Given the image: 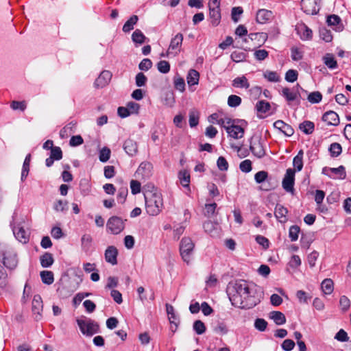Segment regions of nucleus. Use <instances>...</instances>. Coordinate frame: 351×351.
Here are the masks:
<instances>
[{
    "label": "nucleus",
    "instance_id": "4be33fe9",
    "mask_svg": "<svg viewBox=\"0 0 351 351\" xmlns=\"http://www.w3.org/2000/svg\"><path fill=\"white\" fill-rule=\"evenodd\" d=\"M322 120L330 125H337L339 123L338 114L332 110L325 112L322 117Z\"/></svg>",
    "mask_w": 351,
    "mask_h": 351
},
{
    "label": "nucleus",
    "instance_id": "c756f323",
    "mask_svg": "<svg viewBox=\"0 0 351 351\" xmlns=\"http://www.w3.org/2000/svg\"><path fill=\"white\" fill-rule=\"evenodd\" d=\"M315 125L312 121H304L299 125V128L306 134H311L314 131Z\"/></svg>",
    "mask_w": 351,
    "mask_h": 351
},
{
    "label": "nucleus",
    "instance_id": "4d7b16f0",
    "mask_svg": "<svg viewBox=\"0 0 351 351\" xmlns=\"http://www.w3.org/2000/svg\"><path fill=\"white\" fill-rule=\"evenodd\" d=\"M298 73L296 70L289 69L285 74V80L289 82H294L297 80Z\"/></svg>",
    "mask_w": 351,
    "mask_h": 351
},
{
    "label": "nucleus",
    "instance_id": "49530a36",
    "mask_svg": "<svg viewBox=\"0 0 351 351\" xmlns=\"http://www.w3.org/2000/svg\"><path fill=\"white\" fill-rule=\"evenodd\" d=\"M241 103V98L235 95H231L228 98V104L230 107L235 108Z\"/></svg>",
    "mask_w": 351,
    "mask_h": 351
},
{
    "label": "nucleus",
    "instance_id": "69168bd1",
    "mask_svg": "<svg viewBox=\"0 0 351 351\" xmlns=\"http://www.w3.org/2000/svg\"><path fill=\"white\" fill-rule=\"evenodd\" d=\"M267 176L268 173L267 171H260L255 174L254 179L257 183L261 184L266 180Z\"/></svg>",
    "mask_w": 351,
    "mask_h": 351
},
{
    "label": "nucleus",
    "instance_id": "338daca9",
    "mask_svg": "<svg viewBox=\"0 0 351 351\" xmlns=\"http://www.w3.org/2000/svg\"><path fill=\"white\" fill-rule=\"evenodd\" d=\"M217 165V167L221 171H226L228 169V163L226 159L223 156H220L218 158Z\"/></svg>",
    "mask_w": 351,
    "mask_h": 351
},
{
    "label": "nucleus",
    "instance_id": "6e6d98bb",
    "mask_svg": "<svg viewBox=\"0 0 351 351\" xmlns=\"http://www.w3.org/2000/svg\"><path fill=\"white\" fill-rule=\"evenodd\" d=\"M319 36L325 42L329 43L332 40V36L330 30L322 28L319 30Z\"/></svg>",
    "mask_w": 351,
    "mask_h": 351
},
{
    "label": "nucleus",
    "instance_id": "e433bc0d",
    "mask_svg": "<svg viewBox=\"0 0 351 351\" xmlns=\"http://www.w3.org/2000/svg\"><path fill=\"white\" fill-rule=\"evenodd\" d=\"M146 39V37L143 34V32L140 29H136L132 35V40L134 43H138V44H143L145 42V40Z\"/></svg>",
    "mask_w": 351,
    "mask_h": 351
},
{
    "label": "nucleus",
    "instance_id": "473e14b6",
    "mask_svg": "<svg viewBox=\"0 0 351 351\" xmlns=\"http://www.w3.org/2000/svg\"><path fill=\"white\" fill-rule=\"evenodd\" d=\"M138 18L136 15H132L123 25V31L129 32L134 29V25L138 22Z\"/></svg>",
    "mask_w": 351,
    "mask_h": 351
},
{
    "label": "nucleus",
    "instance_id": "a19ab883",
    "mask_svg": "<svg viewBox=\"0 0 351 351\" xmlns=\"http://www.w3.org/2000/svg\"><path fill=\"white\" fill-rule=\"evenodd\" d=\"M189 125L191 128L195 127L199 123V113L196 110H191L189 112Z\"/></svg>",
    "mask_w": 351,
    "mask_h": 351
},
{
    "label": "nucleus",
    "instance_id": "6e6552de",
    "mask_svg": "<svg viewBox=\"0 0 351 351\" xmlns=\"http://www.w3.org/2000/svg\"><path fill=\"white\" fill-rule=\"evenodd\" d=\"M299 88H301L299 84H297V86L293 87L292 89L285 87L282 88L281 94L284 97H285L288 102L295 101L297 104H299L300 98Z\"/></svg>",
    "mask_w": 351,
    "mask_h": 351
},
{
    "label": "nucleus",
    "instance_id": "6ab92c4d",
    "mask_svg": "<svg viewBox=\"0 0 351 351\" xmlns=\"http://www.w3.org/2000/svg\"><path fill=\"white\" fill-rule=\"evenodd\" d=\"M228 126L226 132L229 136L234 139L241 138L243 136L244 130L241 126L234 125V123Z\"/></svg>",
    "mask_w": 351,
    "mask_h": 351
},
{
    "label": "nucleus",
    "instance_id": "423d86ee",
    "mask_svg": "<svg viewBox=\"0 0 351 351\" xmlns=\"http://www.w3.org/2000/svg\"><path fill=\"white\" fill-rule=\"evenodd\" d=\"M125 228L124 222L121 217L112 216L109 218L106 223L108 232L113 234H118L121 232Z\"/></svg>",
    "mask_w": 351,
    "mask_h": 351
},
{
    "label": "nucleus",
    "instance_id": "f8f14e48",
    "mask_svg": "<svg viewBox=\"0 0 351 351\" xmlns=\"http://www.w3.org/2000/svg\"><path fill=\"white\" fill-rule=\"evenodd\" d=\"M301 3L302 10L307 14H317L320 10V6L313 0H302Z\"/></svg>",
    "mask_w": 351,
    "mask_h": 351
},
{
    "label": "nucleus",
    "instance_id": "393cba45",
    "mask_svg": "<svg viewBox=\"0 0 351 351\" xmlns=\"http://www.w3.org/2000/svg\"><path fill=\"white\" fill-rule=\"evenodd\" d=\"M199 73L196 70L190 69L186 77V80L189 86H193L197 84L199 82Z\"/></svg>",
    "mask_w": 351,
    "mask_h": 351
},
{
    "label": "nucleus",
    "instance_id": "7ed1b4c3",
    "mask_svg": "<svg viewBox=\"0 0 351 351\" xmlns=\"http://www.w3.org/2000/svg\"><path fill=\"white\" fill-rule=\"evenodd\" d=\"M0 261L9 269H14L18 265V258L14 249L6 244H0Z\"/></svg>",
    "mask_w": 351,
    "mask_h": 351
},
{
    "label": "nucleus",
    "instance_id": "de8ad7c7",
    "mask_svg": "<svg viewBox=\"0 0 351 351\" xmlns=\"http://www.w3.org/2000/svg\"><path fill=\"white\" fill-rule=\"evenodd\" d=\"M193 328L197 335H202L206 331V326L201 320L195 321Z\"/></svg>",
    "mask_w": 351,
    "mask_h": 351
},
{
    "label": "nucleus",
    "instance_id": "a18cd8bd",
    "mask_svg": "<svg viewBox=\"0 0 351 351\" xmlns=\"http://www.w3.org/2000/svg\"><path fill=\"white\" fill-rule=\"evenodd\" d=\"M300 230V227L296 225L290 227L289 237L291 241H295L298 240Z\"/></svg>",
    "mask_w": 351,
    "mask_h": 351
},
{
    "label": "nucleus",
    "instance_id": "680f3d73",
    "mask_svg": "<svg viewBox=\"0 0 351 351\" xmlns=\"http://www.w3.org/2000/svg\"><path fill=\"white\" fill-rule=\"evenodd\" d=\"M264 77L269 82H277L280 80V77L275 71H266Z\"/></svg>",
    "mask_w": 351,
    "mask_h": 351
},
{
    "label": "nucleus",
    "instance_id": "b1692460",
    "mask_svg": "<svg viewBox=\"0 0 351 351\" xmlns=\"http://www.w3.org/2000/svg\"><path fill=\"white\" fill-rule=\"evenodd\" d=\"M123 149L125 152L131 156L136 155L138 152L136 143L132 139H127L123 144Z\"/></svg>",
    "mask_w": 351,
    "mask_h": 351
},
{
    "label": "nucleus",
    "instance_id": "58836bf2",
    "mask_svg": "<svg viewBox=\"0 0 351 351\" xmlns=\"http://www.w3.org/2000/svg\"><path fill=\"white\" fill-rule=\"evenodd\" d=\"M324 64L330 69H334L335 68H337V61L335 60V58L333 57L332 55L331 54H326L324 57Z\"/></svg>",
    "mask_w": 351,
    "mask_h": 351
},
{
    "label": "nucleus",
    "instance_id": "a211bd4d",
    "mask_svg": "<svg viewBox=\"0 0 351 351\" xmlns=\"http://www.w3.org/2000/svg\"><path fill=\"white\" fill-rule=\"evenodd\" d=\"M273 17V13L271 11L261 9L258 10L256 13V20L257 23L261 24H265L269 21Z\"/></svg>",
    "mask_w": 351,
    "mask_h": 351
},
{
    "label": "nucleus",
    "instance_id": "ddd939ff",
    "mask_svg": "<svg viewBox=\"0 0 351 351\" xmlns=\"http://www.w3.org/2000/svg\"><path fill=\"white\" fill-rule=\"evenodd\" d=\"M112 78V73L108 71H103L94 82L95 87L101 88L108 84Z\"/></svg>",
    "mask_w": 351,
    "mask_h": 351
},
{
    "label": "nucleus",
    "instance_id": "c03bdc74",
    "mask_svg": "<svg viewBox=\"0 0 351 351\" xmlns=\"http://www.w3.org/2000/svg\"><path fill=\"white\" fill-rule=\"evenodd\" d=\"M180 183L184 187H187L190 182V175L186 171H182L179 173Z\"/></svg>",
    "mask_w": 351,
    "mask_h": 351
},
{
    "label": "nucleus",
    "instance_id": "f704fd0d",
    "mask_svg": "<svg viewBox=\"0 0 351 351\" xmlns=\"http://www.w3.org/2000/svg\"><path fill=\"white\" fill-rule=\"evenodd\" d=\"M42 281L44 284L51 285L54 281L53 274L50 271H42L40 274Z\"/></svg>",
    "mask_w": 351,
    "mask_h": 351
},
{
    "label": "nucleus",
    "instance_id": "f3484780",
    "mask_svg": "<svg viewBox=\"0 0 351 351\" xmlns=\"http://www.w3.org/2000/svg\"><path fill=\"white\" fill-rule=\"evenodd\" d=\"M274 127L287 136H291L294 133L293 128L282 120L275 121L274 123Z\"/></svg>",
    "mask_w": 351,
    "mask_h": 351
},
{
    "label": "nucleus",
    "instance_id": "5701e85b",
    "mask_svg": "<svg viewBox=\"0 0 351 351\" xmlns=\"http://www.w3.org/2000/svg\"><path fill=\"white\" fill-rule=\"evenodd\" d=\"M288 210L281 204H277L275 208L274 215L280 223H285L287 221V215Z\"/></svg>",
    "mask_w": 351,
    "mask_h": 351
},
{
    "label": "nucleus",
    "instance_id": "20e7f679",
    "mask_svg": "<svg viewBox=\"0 0 351 351\" xmlns=\"http://www.w3.org/2000/svg\"><path fill=\"white\" fill-rule=\"evenodd\" d=\"M77 322L81 332L87 336H92L99 330V324L91 319H77Z\"/></svg>",
    "mask_w": 351,
    "mask_h": 351
},
{
    "label": "nucleus",
    "instance_id": "4c0bfd02",
    "mask_svg": "<svg viewBox=\"0 0 351 351\" xmlns=\"http://www.w3.org/2000/svg\"><path fill=\"white\" fill-rule=\"evenodd\" d=\"M270 104L263 100L258 101L256 105V109L259 113H266L270 110Z\"/></svg>",
    "mask_w": 351,
    "mask_h": 351
},
{
    "label": "nucleus",
    "instance_id": "0e129e2a",
    "mask_svg": "<svg viewBox=\"0 0 351 351\" xmlns=\"http://www.w3.org/2000/svg\"><path fill=\"white\" fill-rule=\"evenodd\" d=\"M174 86L175 88L183 92L185 90V82L182 77H178L174 79Z\"/></svg>",
    "mask_w": 351,
    "mask_h": 351
},
{
    "label": "nucleus",
    "instance_id": "09e8293b",
    "mask_svg": "<svg viewBox=\"0 0 351 351\" xmlns=\"http://www.w3.org/2000/svg\"><path fill=\"white\" fill-rule=\"evenodd\" d=\"M110 149L106 147L102 148L99 152V158L102 162H107L110 157Z\"/></svg>",
    "mask_w": 351,
    "mask_h": 351
},
{
    "label": "nucleus",
    "instance_id": "9d476101",
    "mask_svg": "<svg viewBox=\"0 0 351 351\" xmlns=\"http://www.w3.org/2000/svg\"><path fill=\"white\" fill-rule=\"evenodd\" d=\"M295 170L292 169H287L286 174L282 180V187L287 191L292 193L294 190Z\"/></svg>",
    "mask_w": 351,
    "mask_h": 351
},
{
    "label": "nucleus",
    "instance_id": "9b49d317",
    "mask_svg": "<svg viewBox=\"0 0 351 351\" xmlns=\"http://www.w3.org/2000/svg\"><path fill=\"white\" fill-rule=\"evenodd\" d=\"M43 304L41 297L39 295H36L34 296L32 301V310L35 315V319L40 320L42 317V311H43Z\"/></svg>",
    "mask_w": 351,
    "mask_h": 351
},
{
    "label": "nucleus",
    "instance_id": "1a4fd4ad",
    "mask_svg": "<svg viewBox=\"0 0 351 351\" xmlns=\"http://www.w3.org/2000/svg\"><path fill=\"white\" fill-rule=\"evenodd\" d=\"M152 165L149 162H143L140 164L135 172V176L137 178L147 179L152 174Z\"/></svg>",
    "mask_w": 351,
    "mask_h": 351
},
{
    "label": "nucleus",
    "instance_id": "f257e3e1",
    "mask_svg": "<svg viewBox=\"0 0 351 351\" xmlns=\"http://www.w3.org/2000/svg\"><path fill=\"white\" fill-rule=\"evenodd\" d=\"M232 304L242 309H250L263 299V289L245 280L237 281L228 287L227 290Z\"/></svg>",
    "mask_w": 351,
    "mask_h": 351
},
{
    "label": "nucleus",
    "instance_id": "dca6fc26",
    "mask_svg": "<svg viewBox=\"0 0 351 351\" xmlns=\"http://www.w3.org/2000/svg\"><path fill=\"white\" fill-rule=\"evenodd\" d=\"M250 149L253 154L258 158H261L266 154L263 144L261 139L257 142L251 143Z\"/></svg>",
    "mask_w": 351,
    "mask_h": 351
},
{
    "label": "nucleus",
    "instance_id": "c85d7f7f",
    "mask_svg": "<svg viewBox=\"0 0 351 351\" xmlns=\"http://www.w3.org/2000/svg\"><path fill=\"white\" fill-rule=\"evenodd\" d=\"M31 161V154H29L26 156L25 160L23 164V168L21 171V181L23 182L28 176L29 171V165Z\"/></svg>",
    "mask_w": 351,
    "mask_h": 351
},
{
    "label": "nucleus",
    "instance_id": "0eeeda50",
    "mask_svg": "<svg viewBox=\"0 0 351 351\" xmlns=\"http://www.w3.org/2000/svg\"><path fill=\"white\" fill-rule=\"evenodd\" d=\"M182 41L183 35L181 33H178L170 41L167 56L173 54L175 56L178 55L181 50Z\"/></svg>",
    "mask_w": 351,
    "mask_h": 351
},
{
    "label": "nucleus",
    "instance_id": "f03ea898",
    "mask_svg": "<svg viewBox=\"0 0 351 351\" xmlns=\"http://www.w3.org/2000/svg\"><path fill=\"white\" fill-rule=\"evenodd\" d=\"M145 209L151 216L158 215L163 207V200L160 191L152 184H147L144 188Z\"/></svg>",
    "mask_w": 351,
    "mask_h": 351
},
{
    "label": "nucleus",
    "instance_id": "39448f33",
    "mask_svg": "<svg viewBox=\"0 0 351 351\" xmlns=\"http://www.w3.org/2000/svg\"><path fill=\"white\" fill-rule=\"evenodd\" d=\"M194 243L189 237L182 238L180 245V252L182 259L186 263H189L191 256L194 248Z\"/></svg>",
    "mask_w": 351,
    "mask_h": 351
},
{
    "label": "nucleus",
    "instance_id": "a878e982",
    "mask_svg": "<svg viewBox=\"0 0 351 351\" xmlns=\"http://www.w3.org/2000/svg\"><path fill=\"white\" fill-rule=\"evenodd\" d=\"M269 317L274 320L276 324L282 325L286 322L285 315L280 311H272L269 314Z\"/></svg>",
    "mask_w": 351,
    "mask_h": 351
},
{
    "label": "nucleus",
    "instance_id": "3c124183",
    "mask_svg": "<svg viewBox=\"0 0 351 351\" xmlns=\"http://www.w3.org/2000/svg\"><path fill=\"white\" fill-rule=\"evenodd\" d=\"M322 95L319 91L311 93L308 96V100L311 104H317L322 101Z\"/></svg>",
    "mask_w": 351,
    "mask_h": 351
},
{
    "label": "nucleus",
    "instance_id": "c9c22d12",
    "mask_svg": "<svg viewBox=\"0 0 351 351\" xmlns=\"http://www.w3.org/2000/svg\"><path fill=\"white\" fill-rule=\"evenodd\" d=\"M10 108L13 110H20L23 112L27 108V102L25 100L23 101H16L14 100L10 103Z\"/></svg>",
    "mask_w": 351,
    "mask_h": 351
},
{
    "label": "nucleus",
    "instance_id": "79ce46f5",
    "mask_svg": "<svg viewBox=\"0 0 351 351\" xmlns=\"http://www.w3.org/2000/svg\"><path fill=\"white\" fill-rule=\"evenodd\" d=\"M128 187L122 186L119 189L118 193H117V201L120 204H123L126 199V197L128 196Z\"/></svg>",
    "mask_w": 351,
    "mask_h": 351
},
{
    "label": "nucleus",
    "instance_id": "13d9d810",
    "mask_svg": "<svg viewBox=\"0 0 351 351\" xmlns=\"http://www.w3.org/2000/svg\"><path fill=\"white\" fill-rule=\"evenodd\" d=\"M339 305L341 309L343 312H346L349 309L350 306V301L348 297H346V295H342L339 300Z\"/></svg>",
    "mask_w": 351,
    "mask_h": 351
},
{
    "label": "nucleus",
    "instance_id": "7c9ffc66",
    "mask_svg": "<svg viewBox=\"0 0 351 351\" xmlns=\"http://www.w3.org/2000/svg\"><path fill=\"white\" fill-rule=\"evenodd\" d=\"M41 266L43 267H49L53 263V258L51 253L45 252L40 258Z\"/></svg>",
    "mask_w": 351,
    "mask_h": 351
},
{
    "label": "nucleus",
    "instance_id": "2f4dec72",
    "mask_svg": "<svg viewBox=\"0 0 351 351\" xmlns=\"http://www.w3.org/2000/svg\"><path fill=\"white\" fill-rule=\"evenodd\" d=\"M209 15L212 25L217 26L221 20L220 9H209Z\"/></svg>",
    "mask_w": 351,
    "mask_h": 351
},
{
    "label": "nucleus",
    "instance_id": "37998d69",
    "mask_svg": "<svg viewBox=\"0 0 351 351\" xmlns=\"http://www.w3.org/2000/svg\"><path fill=\"white\" fill-rule=\"evenodd\" d=\"M93 241L90 234H85L81 238L82 247L84 250H88Z\"/></svg>",
    "mask_w": 351,
    "mask_h": 351
},
{
    "label": "nucleus",
    "instance_id": "bf43d9fd",
    "mask_svg": "<svg viewBox=\"0 0 351 351\" xmlns=\"http://www.w3.org/2000/svg\"><path fill=\"white\" fill-rule=\"evenodd\" d=\"M147 81V77L143 73H138L135 77L136 85L138 87H141L145 85Z\"/></svg>",
    "mask_w": 351,
    "mask_h": 351
},
{
    "label": "nucleus",
    "instance_id": "cd10ccee",
    "mask_svg": "<svg viewBox=\"0 0 351 351\" xmlns=\"http://www.w3.org/2000/svg\"><path fill=\"white\" fill-rule=\"evenodd\" d=\"M166 309H167V315H168V317H169V322L171 324H175V326L177 327L178 324V322H179V318H178V317L175 313L173 306L172 305H171V304H166Z\"/></svg>",
    "mask_w": 351,
    "mask_h": 351
},
{
    "label": "nucleus",
    "instance_id": "4468645a",
    "mask_svg": "<svg viewBox=\"0 0 351 351\" xmlns=\"http://www.w3.org/2000/svg\"><path fill=\"white\" fill-rule=\"evenodd\" d=\"M12 231L16 239L22 243H26L29 241V233L20 225L14 226Z\"/></svg>",
    "mask_w": 351,
    "mask_h": 351
},
{
    "label": "nucleus",
    "instance_id": "72a5a7b5",
    "mask_svg": "<svg viewBox=\"0 0 351 351\" xmlns=\"http://www.w3.org/2000/svg\"><path fill=\"white\" fill-rule=\"evenodd\" d=\"M321 287L325 294H330L334 289L333 281L330 278L324 279L322 282Z\"/></svg>",
    "mask_w": 351,
    "mask_h": 351
},
{
    "label": "nucleus",
    "instance_id": "052dcab7",
    "mask_svg": "<svg viewBox=\"0 0 351 351\" xmlns=\"http://www.w3.org/2000/svg\"><path fill=\"white\" fill-rule=\"evenodd\" d=\"M53 208L57 212H64L67 209V202L58 200L54 202Z\"/></svg>",
    "mask_w": 351,
    "mask_h": 351
},
{
    "label": "nucleus",
    "instance_id": "774afa93",
    "mask_svg": "<svg viewBox=\"0 0 351 351\" xmlns=\"http://www.w3.org/2000/svg\"><path fill=\"white\" fill-rule=\"evenodd\" d=\"M239 168L241 171L249 173L252 170V162L250 160H245L239 165Z\"/></svg>",
    "mask_w": 351,
    "mask_h": 351
},
{
    "label": "nucleus",
    "instance_id": "5fc2aeb1",
    "mask_svg": "<svg viewBox=\"0 0 351 351\" xmlns=\"http://www.w3.org/2000/svg\"><path fill=\"white\" fill-rule=\"evenodd\" d=\"M157 69L162 73H167L170 71V64L166 60H160L157 64Z\"/></svg>",
    "mask_w": 351,
    "mask_h": 351
},
{
    "label": "nucleus",
    "instance_id": "864d4df0",
    "mask_svg": "<svg viewBox=\"0 0 351 351\" xmlns=\"http://www.w3.org/2000/svg\"><path fill=\"white\" fill-rule=\"evenodd\" d=\"M267 322L263 318H257L254 322V327L256 330L263 332L266 330Z\"/></svg>",
    "mask_w": 351,
    "mask_h": 351
},
{
    "label": "nucleus",
    "instance_id": "e2e57ef3",
    "mask_svg": "<svg viewBox=\"0 0 351 351\" xmlns=\"http://www.w3.org/2000/svg\"><path fill=\"white\" fill-rule=\"evenodd\" d=\"M243 10L241 7H234L232 9L231 16L232 19L234 23H237L239 21V17L241 14H242Z\"/></svg>",
    "mask_w": 351,
    "mask_h": 351
},
{
    "label": "nucleus",
    "instance_id": "603ef678",
    "mask_svg": "<svg viewBox=\"0 0 351 351\" xmlns=\"http://www.w3.org/2000/svg\"><path fill=\"white\" fill-rule=\"evenodd\" d=\"M50 151V156L56 160H60L62 158L63 154L60 147L54 146Z\"/></svg>",
    "mask_w": 351,
    "mask_h": 351
},
{
    "label": "nucleus",
    "instance_id": "412c9836",
    "mask_svg": "<svg viewBox=\"0 0 351 351\" xmlns=\"http://www.w3.org/2000/svg\"><path fill=\"white\" fill-rule=\"evenodd\" d=\"M296 31L303 40H311L313 36L312 30L305 24H301L296 27Z\"/></svg>",
    "mask_w": 351,
    "mask_h": 351
},
{
    "label": "nucleus",
    "instance_id": "2eb2a0df",
    "mask_svg": "<svg viewBox=\"0 0 351 351\" xmlns=\"http://www.w3.org/2000/svg\"><path fill=\"white\" fill-rule=\"evenodd\" d=\"M105 260L112 265L117 264L118 250L113 246H108L105 251Z\"/></svg>",
    "mask_w": 351,
    "mask_h": 351
},
{
    "label": "nucleus",
    "instance_id": "8fccbe9b",
    "mask_svg": "<svg viewBox=\"0 0 351 351\" xmlns=\"http://www.w3.org/2000/svg\"><path fill=\"white\" fill-rule=\"evenodd\" d=\"M330 172L334 175H336L341 179H344L346 176L345 167L342 165L337 168H331V169H330Z\"/></svg>",
    "mask_w": 351,
    "mask_h": 351
},
{
    "label": "nucleus",
    "instance_id": "bb28decb",
    "mask_svg": "<svg viewBox=\"0 0 351 351\" xmlns=\"http://www.w3.org/2000/svg\"><path fill=\"white\" fill-rule=\"evenodd\" d=\"M232 86L235 88H244L247 89L250 87V83L248 82L247 77L243 75L234 79L232 81Z\"/></svg>",
    "mask_w": 351,
    "mask_h": 351
},
{
    "label": "nucleus",
    "instance_id": "ea45409f",
    "mask_svg": "<svg viewBox=\"0 0 351 351\" xmlns=\"http://www.w3.org/2000/svg\"><path fill=\"white\" fill-rule=\"evenodd\" d=\"M329 152L331 156L337 157L341 154L342 152L341 145L338 143H333L329 147Z\"/></svg>",
    "mask_w": 351,
    "mask_h": 351
},
{
    "label": "nucleus",
    "instance_id": "aec40b11",
    "mask_svg": "<svg viewBox=\"0 0 351 351\" xmlns=\"http://www.w3.org/2000/svg\"><path fill=\"white\" fill-rule=\"evenodd\" d=\"M10 287L8 274L4 266L0 265V289L8 290Z\"/></svg>",
    "mask_w": 351,
    "mask_h": 351
}]
</instances>
